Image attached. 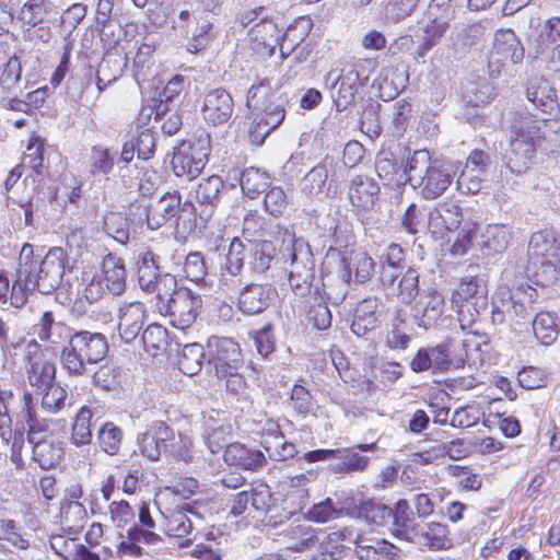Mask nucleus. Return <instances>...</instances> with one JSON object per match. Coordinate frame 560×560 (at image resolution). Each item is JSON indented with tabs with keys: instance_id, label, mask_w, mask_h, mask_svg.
<instances>
[{
	"instance_id": "8fccbe9b",
	"label": "nucleus",
	"mask_w": 560,
	"mask_h": 560,
	"mask_svg": "<svg viewBox=\"0 0 560 560\" xmlns=\"http://www.w3.org/2000/svg\"><path fill=\"white\" fill-rule=\"evenodd\" d=\"M31 450L33 460L45 470L55 468L59 464L62 455L61 447L55 444L54 440L37 443V446Z\"/></svg>"
},
{
	"instance_id": "4be33fe9",
	"label": "nucleus",
	"mask_w": 560,
	"mask_h": 560,
	"mask_svg": "<svg viewBox=\"0 0 560 560\" xmlns=\"http://www.w3.org/2000/svg\"><path fill=\"white\" fill-rule=\"evenodd\" d=\"M409 160L405 164L402 160L395 158L389 151H381L375 162V171L386 186H401L409 182Z\"/></svg>"
},
{
	"instance_id": "f257e3e1",
	"label": "nucleus",
	"mask_w": 560,
	"mask_h": 560,
	"mask_svg": "<svg viewBox=\"0 0 560 560\" xmlns=\"http://www.w3.org/2000/svg\"><path fill=\"white\" fill-rule=\"evenodd\" d=\"M544 142L560 145V120L539 117L527 110L517 112L511 125L506 167L516 175L525 173Z\"/></svg>"
},
{
	"instance_id": "4c0bfd02",
	"label": "nucleus",
	"mask_w": 560,
	"mask_h": 560,
	"mask_svg": "<svg viewBox=\"0 0 560 560\" xmlns=\"http://www.w3.org/2000/svg\"><path fill=\"white\" fill-rule=\"evenodd\" d=\"M450 24L444 19H433L423 28L415 58H423L444 36Z\"/></svg>"
},
{
	"instance_id": "ea45409f",
	"label": "nucleus",
	"mask_w": 560,
	"mask_h": 560,
	"mask_svg": "<svg viewBox=\"0 0 560 560\" xmlns=\"http://www.w3.org/2000/svg\"><path fill=\"white\" fill-rule=\"evenodd\" d=\"M192 522L183 509H176L165 516V533L172 537L186 538L182 546L191 542L192 539L189 536L192 534Z\"/></svg>"
},
{
	"instance_id": "338daca9",
	"label": "nucleus",
	"mask_w": 560,
	"mask_h": 560,
	"mask_svg": "<svg viewBox=\"0 0 560 560\" xmlns=\"http://www.w3.org/2000/svg\"><path fill=\"white\" fill-rule=\"evenodd\" d=\"M104 231L122 245L129 241L128 222L120 213L110 212L105 215Z\"/></svg>"
},
{
	"instance_id": "5701e85b",
	"label": "nucleus",
	"mask_w": 560,
	"mask_h": 560,
	"mask_svg": "<svg viewBox=\"0 0 560 560\" xmlns=\"http://www.w3.org/2000/svg\"><path fill=\"white\" fill-rule=\"evenodd\" d=\"M381 299L370 296L360 301L354 310L351 330L358 337H364L380 326Z\"/></svg>"
},
{
	"instance_id": "393cba45",
	"label": "nucleus",
	"mask_w": 560,
	"mask_h": 560,
	"mask_svg": "<svg viewBox=\"0 0 560 560\" xmlns=\"http://www.w3.org/2000/svg\"><path fill=\"white\" fill-rule=\"evenodd\" d=\"M348 195L353 207L369 211L378 200L380 186L369 176L357 175L350 182Z\"/></svg>"
},
{
	"instance_id": "7ed1b4c3",
	"label": "nucleus",
	"mask_w": 560,
	"mask_h": 560,
	"mask_svg": "<svg viewBox=\"0 0 560 560\" xmlns=\"http://www.w3.org/2000/svg\"><path fill=\"white\" fill-rule=\"evenodd\" d=\"M280 253L289 262V284L296 295H306L315 281V259L308 243L288 228L278 226Z\"/></svg>"
},
{
	"instance_id": "09e8293b",
	"label": "nucleus",
	"mask_w": 560,
	"mask_h": 560,
	"mask_svg": "<svg viewBox=\"0 0 560 560\" xmlns=\"http://www.w3.org/2000/svg\"><path fill=\"white\" fill-rule=\"evenodd\" d=\"M506 315L513 318V298L512 291L508 287L499 288L492 298L491 323L502 325Z\"/></svg>"
},
{
	"instance_id": "412c9836",
	"label": "nucleus",
	"mask_w": 560,
	"mask_h": 560,
	"mask_svg": "<svg viewBox=\"0 0 560 560\" xmlns=\"http://www.w3.org/2000/svg\"><path fill=\"white\" fill-rule=\"evenodd\" d=\"M463 221L458 205L447 201L439 203L428 217V229L436 237H444L447 232L456 231Z\"/></svg>"
},
{
	"instance_id": "ddd939ff",
	"label": "nucleus",
	"mask_w": 560,
	"mask_h": 560,
	"mask_svg": "<svg viewBox=\"0 0 560 560\" xmlns=\"http://www.w3.org/2000/svg\"><path fill=\"white\" fill-rule=\"evenodd\" d=\"M234 100L223 88H215L203 95L201 114L212 126H222L230 121L234 113Z\"/></svg>"
},
{
	"instance_id": "4d7b16f0",
	"label": "nucleus",
	"mask_w": 560,
	"mask_h": 560,
	"mask_svg": "<svg viewBox=\"0 0 560 560\" xmlns=\"http://www.w3.org/2000/svg\"><path fill=\"white\" fill-rule=\"evenodd\" d=\"M213 22L208 16H199L197 25L187 43V51L197 54L205 49L212 38Z\"/></svg>"
},
{
	"instance_id": "aec40b11",
	"label": "nucleus",
	"mask_w": 560,
	"mask_h": 560,
	"mask_svg": "<svg viewBox=\"0 0 560 560\" xmlns=\"http://www.w3.org/2000/svg\"><path fill=\"white\" fill-rule=\"evenodd\" d=\"M444 296L436 290L424 292L411 306L413 322L423 329H429L442 316Z\"/></svg>"
},
{
	"instance_id": "5fc2aeb1",
	"label": "nucleus",
	"mask_w": 560,
	"mask_h": 560,
	"mask_svg": "<svg viewBox=\"0 0 560 560\" xmlns=\"http://www.w3.org/2000/svg\"><path fill=\"white\" fill-rule=\"evenodd\" d=\"M342 540L343 535L340 532L328 534L325 539L320 541L318 551L312 557V560L341 559L345 555Z\"/></svg>"
},
{
	"instance_id": "a19ab883",
	"label": "nucleus",
	"mask_w": 560,
	"mask_h": 560,
	"mask_svg": "<svg viewBox=\"0 0 560 560\" xmlns=\"http://www.w3.org/2000/svg\"><path fill=\"white\" fill-rule=\"evenodd\" d=\"M533 332L541 345L553 343L559 334L556 316L550 312H537L533 319Z\"/></svg>"
},
{
	"instance_id": "2f4dec72",
	"label": "nucleus",
	"mask_w": 560,
	"mask_h": 560,
	"mask_svg": "<svg viewBox=\"0 0 560 560\" xmlns=\"http://www.w3.org/2000/svg\"><path fill=\"white\" fill-rule=\"evenodd\" d=\"M527 100L539 109L542 114L556 112L558 104L555 91L549 86L548 82L541 79L532 80L526 90Z\"/></svg>"
},
{
	"instance_id": "7c9ffc66",
	"label": "nucleus",
	"mask_w": 560,
	"mask_h": 560,
	"mask_svg": "<svg viewBox=\"0 0 560 560\" xmlns=\"http://www.w3.org/2000/svg\"><path fill=\"white\" fill-rule=\"evenodd\" d=\"M511 240L510 228L504 224H489L481 234L480 249L483 256L503 253Z\"/></svg>"
},
{
	"instance_id": "f03ea898",
	"label": "nucleus",
	"mask_w": 560,
	"mask_h": 560,
	"mask_svg": "<svg viewBox=\"0 0 560 560\" xmlns=\"http://www.w3.org/2000/svg\"><path fill=\"white\" fill-rule=\"evenodd\" d=\"M68 261L69 257L61 247L50 248L42 258L34 254L33 245L26 243L19 256L22 280L42 294H51L60 287Z\"/></svg>"
},
{
	"instance_id": "9b49d317",
	"label": "nucleus",
	"mask_w": 560,
	"mask_h": 560,
	"mask_svg": "<svg viewBox=\"0 0 560 560\" xmlns=\"http://www.w3.org/2000/svg\"><path fill=\"white\" fill-rule=\"evenodd\" d=\"M180 195L178 191L166 192L152 205L136 201L130 206L129 215L139 222H147L150 230H158L170 221L175 220L179 209Z\"/></svg>"
},
{
	"instance_id": "0eeeda50",
	"label": "nucleus",
	"mask_w": 560,
	"mask_h": 560,
	"mask_svg": "<svg viewBox=\"0 0 560 560\" xmlns=\"http://www.w3.org/2000/svg\"><path fill=\"white\" fill-rule=\"evenodd\" d=\"M210 154L209 135L199 136L195 140L183 141L174 151L172 168L176 176L196 178L208 163Z\"/></svg>"
},
{
	"instance_id": "a211bd4d",
	"label": "nucleus",
	"mask_w": 560,
	"mask_h": 560,
	"mask_svg": "<svg viewBox=\"0 0 560 560\" xmlns=\"http://www.w3.org/2000/svg\"><path fill=\"white\" fill-rule=\"evenodd\" d=\"M35 332L38 339L47 343L49 348L61 350L65 345L70 343L74 329L63 322L56 320L52 312L46 311L35 325Z\"/></svg>"
},
{
	"instance_id": "79ce46f5",
	"label": "nucleus",
	"mask_w": 560,
	"mask_h": 560,
	"mask_svg": "<svg viewBox=\"0 0 560 560\" xmlns=\"http://www.w3.org/2000/svg\"><path fill=\"white\" fill-rule=\"evenodd\" d=\"M276 258V247L269 241L255 243L250 249V270L256 275H264L270 268Z\"/></svg>"
},
{
	"instance_id": "052dcab7",
	"label": "nucleus",
	"mask_w": 560,
	"mask_h": 560,
	"mask_svg": "<svg viewBox=\"0 0 560 560\" xmlns=\"http://www.w3.org/2000/svg\"><path fill=\"white\" fill-rule=\"evenodd\" d=\"M360 513L369 523L376 526H384L390 521L393 509L382 502L369 500L361 504Z\"/></svg>"
},
{
	"instance_id": "bf43d9fd",
	"label": "nucleus",
	"mask_w": 560,
	"mask_h": 560,
	"mask_svg": "<svg viewBox=\"0 0 560 560\" xmlns=\"http://www.w3.org/2000/svg\"><path fill=\"white\" fill-rule=\"evenodd\" d=\"M488 306V293L479 294L470 301L463 303L458 310V322L462 328L470 327Z\"/></svg>"
},
{
	"instance_id": "2eb2a0df",
	"label": "nucleus",
	"mask_w": 560,
	"mask_h": 560,
	"mask_svg": "<svg viewBox=\"0 0 560 560\" xmlns=\"http://www.w3.org/2000/svg\"><path fill=\"white\" fill-rule=\"evenodd\" d=\"M276 290L272 285L249 283L238 291L237 308L246 316L264 313L273 302Z\"/></svg>"
},
{
	"instance_id": "dca6fc26",
	"label": "nucleus",
	"mask_w": 560,
	"mask_h": 560,
	"mask_svg": "<svg viewBox=\"0 0 560 560\" xmlns=\"http://www.w3.org/2000/svg\"><path fill=\"white\" fill-rule=\"evenodd\" d=\"M248 137L253 144L261 145L265 139L284 120L285 110L281 104L268 103L260 109H255Z\"/></svg>"
},
{
	"instance_id": "bb28decb",
	"label": "nucleus",
	"mask_w": 560,
	"mask_h": 560,
	"mask_svg": "<svg viewBox=\"0 0 560 560\" xmlns=\"http://www.w3.org/2000/svg\"><path fill=\"white\" fill-rule=\"evenodd\" d=\"M223 458L228 465L245 470H256L266 464V457L261 451L247 448L241 443L229 444Z\"/></svg>"
},
{
	"instance_id": "f704fd0d",
	"label": "nucleus",
	"mask_w": 560,
	"mask_h": 560,
	"mask_svg": "<svg viewBox=\"0 0 560 560\" xmlns=\"http://www.w3.org/2000/svg\"><path fill=\"white\" fill-rule=\"evenodd\" d=\"M88 520L85 506L77 500H67L60 506V524L68 534L75 536L81 533Z\"/></svg>"
},
{
	"instance_id": "680f3d73",
	"label": "nucleus",
	"mask_w": 560,
	"mask_h": 560,
	"mask_svg": "<svg viewBox=\"0 0 560 560\" xmlns=\"http://www.w3.org/2000/svg\"><path fill=\"white\" fill-rule=\"evenodd\" d=\"M262 446L266 450L268 456L273 460H287L294 457L296 454V447L293 443L285 442L283 435L276 430L273 441L265 440Z\"/></svg>"
},
{
	"instance_id": "6ab92c4d",
	"label": "nucleus",
	"mask_w": 560,
	"mask_h": 560,
	"mask_svg": "<svg viewBox=\"0 0 560 560\" xmlns=\"http://www.w3.org/2000/svg\"><path fill=\"white\" fill-rule=\"evenodd\" d=\"M145 314V306L139 301L124 303L119 306L117 329L122 341L130 343L139 336Z\"/></svg>"
},
{
	"instance_id": "49530a36",
	"label": "nucleus",
	"mask_w": 560,
	"mask_h": 560,
	"mask_svg": "<svg viewBox=\"0 0 560 560\" xmlns=\"http://www.w3.org/2000/svg\"><path fill=\"white\" fill-rule=\"evenodd\" d=\"M450 530L445 524L431 522L421 530L422 544L431 550L447 549L452 546Z\"/></svg>"
},
{
	"instance_id": "e433bc0d",
	"label": "nucleus",
	"mask_w": 560,
	"mask_h": 560,
	"mask_svg": "<svg viewBox=\"0 0 560 560\" xmlns=\"http://www.w3.org/2000/svg\"><path fill=\"white\" fill-rule=\"evenodd\" d=\"M283 537L288 549L292 551H304L317 541L315 529L307 524H291L283 530Z\"/></svg>"
},
{
	"instance_id": "f3484780",
	"label": "nucleus",
	"mask_w": 560,
	"mask_h": 560,
	"mask_svg": "<svg viewBox=\"0 0 560 560\" xmlns=\"http://www.w3.org/2000/svg\"><path fill=\"white\" fill-rule=\"evenodd\" d=\"M249 44L254 51L261 56H272L276 47H280L281 30L268 15L254 24L248 32Z\"/></svg>"
},
{
	"instance_id": "e2e57ef3",
	"label": "nucleus",
	"mask_w": 560,
	"mask_h": 560,
	"mask_svg": "<svg viewBox=\"0 0 560 560\" xmlns=\"http://www.w3.org/2000/svg\"><path fill=\"white\" fill-rule=\"evenodd\" d=\"M92 377L96 386L106 390H115L121 383L120 369L113 363L101 365Z\"/></svg>"
},
{
	"instance_id": "a878e982",
	"label": "nucleus",
	"mask_w": 560,
	"mask_h": 560,
	"mask_svg": "<svg viewBox=\"0 0 560 560\" xmlns=\"http://www.w3.org/2000/svg\"><path fill=\"white\" fill-rule=\"evenodd\" d=\"M224 184L220 176L212 175L203 178L196 189V200L200 207L199 219L202 223H207L220 200V191Z\"/></svg>"
},
{
	"instance_id": "3c124183",
	"label": "nucleus",
	"mask_w": 560,
	"mask_h": 560,
	"mask_svg": "<svg viewBox=\"0 0 560 560\" xmlns=\"http://www.w3.org/2000/svg\"><path fill=\"white\" fill-rule=\"evenodd\" d=\"M93 418L92 410L83 406L78 411L72 424L71 443L75 446L88 445L92 440L91 421Z\"/></svg>"
},
{
	"instance_id": "13d9d810",
	"label": "nucleus",
	"mask_w": 560,
	"mask_h": 560,
	"mask_svg": "<svg viewBox=\"0 0 560 560\" xmlns=\"http://www.w3.org/2000/svg\"><path fill=\"white\" fill-rule=\"evenodd\" d=\"M122 436L120 428L113 422H106L97 433L100 447L108 455H116L119 452Z\"/></svg>"
},
{
	"instance_id": "de8ad7c7",
	"label": "nucleus",
	"mask_w": 560,
	"mask_h": 560,
	"mask_svg": "<svg viewBox=\"0 0 560 560\" xmlns=\"http://www.w3.org/2000/svg\"><path fill=\"white\" fill-rule=\"evenodd\" d=\"M167 329L160 324H150L143 331L141 341L144 351L151 357H158L167 346Z\"/></svg>"
},
{
	"instance_id": "6e6552de",
	"label": "nucleus",
	"mask_w": 560,
	"mask_h": 560,
	"mask_svg": "<svg viewBox=\"0 0 560 560\" xmlns=\"http://www.w3.org/2000/svg\"><path fill=\"white\" fill-rule=\"evenodd\" d=\"M160 262L161 257L150 248H142L135 256L137 280L140 289L156 296L161 293L166 294L176 280L173 275L161 271Z\"/></svg>"
},
{
	"instance_id": "72a5a7b5",
	"label": "nucleus",
	"mask_w": 560,
	"mask_h": 560,
	"mask_svg": "<svg viewBox=\"0 0 560 560\" xmlns=\"http://www.w3.org/2000/svg\"><path fill=\"white\" fill-rule=\"evenodd\" d=\"M162 541V537L153 530L141 529L138 525H132L127 530L126 539H122L118 546V552L132 557L142 555L140 544L156 545Z\"/></svg>"
},
{
	"instance_id": "f8f14e48",
	"label": "nucleus",
	"mask_w": 560,
	"mask_h": 560,
	"mask_svg": "<svg viewBox=\"0 0 560 560\" xmlns=\"http://www.w3.org/2000/svg\"><path fill=\"white\" fill-rule=\"evenodd\" d=\"M209 364L215 374L240 370L243 366L241 348L232 338L213 336L208 340Z\"/></svg>"
},
{
	"instance_id": "0e129e2a",
	"label": "nucleus",
	"mask_w": 560,
	"mask_h": 560,
	"mask_svg": "<svg viewBox=\"0 0 560 560\" xmlns=\"http://www.w3.org/2000/svg\"><path fill=\"white\" fill-rule=\"evenodd\" d=\"M121 73L118 58L110 56L104 58L98 65L96 73V85L98 92H103L112 82L116 81Z\"/></svg>"
},
{
	"instance_id": "1a4fd4ad",
	"label": "nucleus",
	"mask_w": 560,
	"mask_h": 560,
	"mask_svg": "<svg viewBox=\"0 0 560 560\" xmlns=\"http://www.w3.org/2000/svg\"><path fill=\"white\" fill-rule=\"evenodd\" d=\"M179 439L165 422L154 421L138 436V446L144 457L159 460L163 454L180 455L175 448Z\"/></svg>"
},
{
	"instance_id": "69168bd1",
	"label": "nucleus",
	"mask_w": 560,
	"mask_h": 560,
	"mask_svg": "<svg viewBox=\"0 0 560 560\" xmlns=\"http://www.w3.org/2000/svg\"><path fill=\"white\" fill-rule=\"evenodd\" d=\"M338 455L336 458L341 463L335 466V471H361L364 470L370 462L368 456L360 455L354 448L337 450Z\"/></svg>"
},
{
	"instance_id": "c9c22d12",
	"label": "nucleus",
	"mask_w": 560,
	"mask_h": 560,
	"mask_svg": "<svg viewBox=\"0 0 560 560\" xmlns=\"http://www.w3.org/2000/svg\"><path fill=\"white\" fill-rule=\"evenodd\" d=\"M536 289L529 285H520L512 291L513 298V319L516 323L529 318L534 313H537L535 306L537 300Z\"/></svg>"
},
{
	"instance_id": "6e6d98bb",
	"label": "nucleus",
	"mask_w": 560,
	"mask_h": 560,
	"mask_svg": "<svg viewBox=\"0 0 560 560\" xmlns=\"http://www.w3.org/2000/svg\"><path fill=\"white\" fill-rule=\"evenodd\" d=\"M186 86V78L182 74L174 75L160 93V104L156 106V118L168 112V104H172L179 97Z\"/></svg>"
},
{
	"instance_id": "cd10ccee",
	"label": "nucleus",
	"mask_w": 560,
	"mask_h": 560,
	"mask_svg": "<svg viewBox=\"0 0 560 560\" xmlns=\"http://www.w3.org/2000/svg\"><path fill=\"white\" fill-rule=\"evenodd\" d=\"M351 282V268L346 258L340 260L337 275H326L323 278V290L328 301L340 304L347 296Z\"/></svg>"
},
{
	"instance_id": "774afa93",
	"label": "nucleus",
	"mask_w": 560,
	"mask_h": 560,
	"mask_svg": "<svg viewBox=\"0 0 560 560\" xmlns=\"http://www.w3.org/2000/svg\"><path fill=\"white\" fill-rule=\"evenodd\" d=\"M273 91L270 80L262 79L258 84H253L246 97V105L249 109H260L270 102Z\"/></svg>"
},
{
	"instance_id": "c03bdc74",
	"label": "nucleus",
	"mask_w": 560,
	"mask_h": 560,
	"mask_svg": "<svg viewBox=\"0 0 560 560\" xmlns=\"http://www.w3.org/2000/svg\"><path fill=\"white\" fill-rule=\"evenodd\" d=\"M203 357V348L200 343H187L178 354V369L186 375H196L202 369Z\"/></svg>"
},
{
	"instance_id": "c756f323",
	"label": "nucleus",
	"mask_w": 560,
	"mask_h": 560,
	"mask_svg": "<svg viewBox=\"0 0 560 560\" xmlns=\"http://www.w3.org/2000/svg\"><path fill=\"white\" fill-rule=\"evenodd\" d=\"M102 271L108 291L114 295H120L126 290L127 279L124 260L109 253L103 258Z\"/></svg>"
},
{
	"instance_id": "9d476101",
	"label": "nucleus",
	"mask_w": 560,
	"mask_h": 560,
	"mask_svg": "<svg viewBox=\"0 0 560 560\" xmlns=\"http://www.w3.org/2000/svg\"><path fill=\"white\" fill-rule=\"evenodd\" d=\"M362 66L363 63L359 62L340 72L330 70L326 74L325 84L334 90L331 97L337 110L342 112L353 105L359 85L369 79L362 77Z\"/></svg>"
},
{
	"instance_id": "20e7f679",
	"label": "nucleus",
	"mask_w": 560,
	"mask_h": 560,
	"mask_svg": "<svg viewBox=\"0 0 560 560\" xmlns=\"http://www.w3.org/2000/svg\"><path fill=\"white\" fill-rule=\"evenodd\" d=\"M409 183L420 188L421 196L433 200L450 187L456 174L454 164L433 159L428 150H417L409 158Z\"/></svg>"
},
{
	"instance_id": "473e14b6",
	"label": "nucleus",
	"mask_w": 560,
	"mask_h": 560,
	"mask_svg": "<svg viewBox=\"0 0 560 560\" xmlns=\"http://www.w3.org/2000/svg\"><path fill=\"white\" fill-rule=\"evenodd\" d=\"M559 247L552 231L542 230L535 232L528 244L529 265L537 266L541 258L558 257Z\"/></svg>"
},
{
	"instance_id": "864d4df0",
	"label": "nucleus",
	"mask_w": 560,
	"mask_h": 560,
	"mask_svg": "<svg viewBox=\"0 0 560 560\" xmlns=\"http://www.w3.org/2000/svg\"><path fill=\"white\" fill-rule=\"evenodd\" d=\"M420 275L417 269L409 267L401 276L397 285V298L402 304L411 305L419 295Z\"/></svg>"
},
{
	"instance_id": "37998d69",
	"label": "nucleus",
	"mask_w": 560,
	"mask_h": 560,
	"mask_svg": "<svg viewBox=\"0 0 560 560\" xmlns=\"http://www.w3.org/2000/svg\"><path fill=\"white\" fill-rule=\"evenodd\" d=\"M32 535L24 526L11 517V513L0 526V540L25 550L30 547Z\"/></svg>"
},
{
	"instance_id": "423d86ee",
	"label": "nucleus",
	"mask_w": 560,
	"mask_h": 560,
	"mask_svg": "<svg viewBox=\"0 0 560 560\" xmlns=\"http://www.w3.org/2000/svg\"><path fill=\"white\" fill-rule=\"evenodd\" d=\"M156 299L159 312L170 316L171 324L182 330L189 328L196 322L202 305L199 294L188 288H177L176 280L166 294L161 293Z\"/></svg>"
},
{
	"instance_id": "b1692460",
	"label": "nucleus",
	"mask_w": 560,
	"mask_h": 560,
	"mask_svg": "<svg viewBox=\"0 0 560 560\" xmlns=\"http://www.w3.org/2000/svg\"><path fill=\"white\" fill-rule=\"evenodd\" d=\"M524 58V48L512 30H501L495 33L491 52L490 66L497 62L517 63Z\"/></svg>"
},
{
	"instance_id": "39448f33",
	"label": "nucleus",
	"mask_w": 560,
	"mask_h": 560,
	"mask_svg": "<svg viewBox=\"0 0 560 560\" xmlns=\"http://www.w3.org/2000/svg\"><path fill=\"white\" fill-rule=\"evenodd\" d=\"M108 353L105 335L89 330H74L69 345L59 354L61 368L71 376L80 377L89 373V366L101 362Z\"/></svg>"
},
{
	"instance_id": "58836bf2",
	"label": "nucleus",
	"mask_w": 560,
	"mask_h": 560,
	"mask_svg": "<svg viewBox=\"0 0 560 560\" xmlns=\"http://www.w3.org/2000/svg\"><path fill=\"white\" fill-rule=\"evenodd\" d=\"M240 184L243 192L248 198L255 199L269 188L270 177L257 167H248L242 172Z\"/></svg>"
},
{
	"instance_id": "4468645a",
	"label": "nucleus",
	"mask_w": 560,
	"mask_h": 560,
	"mask_svg": "<svg viewBox=\"0 0 560 560\" xmlns=\"http://www.w3.org/2000/svg\"><path fill=\"white\" fill-rule=\"evenodd\" d=\"M26 349V371L31 386L39 392L55 384L56 365L39 353V345L33 340Z\"/></svg>"
},
{
	"instance_id": "603ef678",
	"label": "nucleus",
	"mask_w": 560,
	"mask_h": 560,
	"mask_svg": "<svg viewBox=\"0 0 560 560\" xmlns=\"http://www.w3.org/2000/svg\"><path fill=\"white\" fill-rule=\"evenodd\" d=\"M52 10L51 3L45 0H28L20 10L19 20L24 24L37 26L45 22Z\"/></svg>"
},
{
	"instance_id": "c85d7f7f",
	"label": "nucleus",
	"mask_w": 560,
	"mask_h": 560,
	"mask_svg": "<svg viewBox=\"0 0 560 560\" xmlns=\"http://www.w3.org/2000/svg\"><path fill=\"white\" fill-rule=\"evenodd\" d=\"M313 27V21L308 16H300L291 23L281 34L280 54L282 58L292 55L306 39Z\"/></svg>"
},
{
	"instance_id": "a18cd8bd",
	"label": "nucleus",
	"mask_w": 560,
	"mask_h": 560,
	"mask_svg": "<svg viewBox=\"0 0 560 560\" xmlns=\"http://www.w3.org/2000/svg\"><path fill=\"white\" fill-rule=\"evenodd\" d=\"M327 178V167L319 163L304 175L300 183V189L308 198L319 197L324 192Z\"/></svg>"
}]
</instances>
